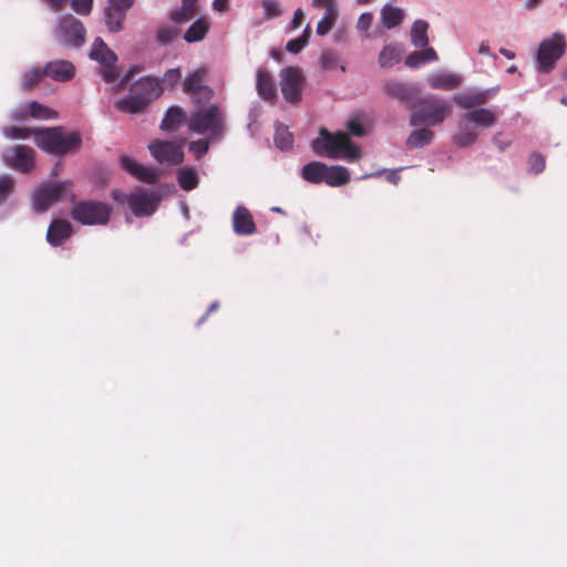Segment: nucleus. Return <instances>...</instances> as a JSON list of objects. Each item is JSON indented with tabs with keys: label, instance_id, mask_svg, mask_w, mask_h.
<instances>
[{
	"label": "nucleus",
	"instance_id": "052dcab7",
	"mask_svg": "<svg viewBox=\"0 0 567 567\" xmlns=\"http://www.w3.org/2000/svg\"><path fill=\"white\" fill-rule=\"evenodd\" d=\"M312 6L320 8L334 7V0H312Z\"/></svg>",
	"mask_w": 567,
	"mask_h": 567
},
{
	"label": "nucleus",
	"instance_id": "39448f33",
	"mask_svg": "<svg viewBox=\"0 0 567 567\" xmlns=\"http://www.w3.org/2000/svg\"><path fill=\"white\" fill-rule=\"evenodd\" d=\"M225 114L221 107L217 104H212L192 114L188 128L190 132L208 136L210 141H217L225 133Z\"/></svg>",
	"mask_w": 567,
	"mask_h": 567
},
{
	"label": "nucleus",
	"instance_id": "cd10ccee",
	"mask_svg": "<svg viewBox=\"0 0 567 567\" xmlns=\"http://www.w3.org/2000/svg\"><path fill=\"white\" fill-rule=\"evenodd\" d=\"M433 138L434 132L427 127H422L410 133L406 138V145L410 148H422L431 144Z\"/></svg>",
	"mask_w": 567,
	"mask_h": 567
},
{
	"label": "nucleus",
	"instance_id": "4d7b16f0",
	"mask_svg": "<svg viewBox=\"0 0 567 567\" xmlns=\"http://www.w3.org/2000/svg\"><path fill=\"white\" fill-rule=\"evenodd\" d=\"M44 1L49 3L50 8L54 12H58L64 8L68 0H44Z\"/></svg>",
	"mask_w": 567,
	"mask_h": 567
},
{
	"label": "nucleus",
	"instance_id": "4c0bfd02",
	"mask_svg": "<svg viewBox=\"0 0 567 567\" xmlns=\"http://www.w3.org/2000/svg\"><path fill=\"white\" fill-rule=\"evenodd\" d=\"M323 9L326 10L324 16L317 24V33L319 35L327 34L332 29L337 19L336 7H329Z\"/></svg>",
	"mask_w": 567,
	"mask_h": 567
},
{
	"label": "nucleus",
	"instance_id": "a878e982",
	"mask_svg": "<svg viewBox=\"0 0 567 567\" xmlns=\"http://www.w3.org/2000/svg\"><path fill=\"white\" fill-rule=\"evenodd\" d=\"M350 181V173L348 168L334 165V166H327L326 165V172H324V179L323 182L331 186V187H338L348 184Z\"/></svg>",
	"mask_w": 567,
	"mask_h": 567
},
{
	"label": "nucleus",
	"instance_id": "2eb2a0df",
	"mask_svg": "<svg viewBox=\"0 0 567 567\" xmlns=\"http://www.w3.org/2000/svg\"><path fill=\"white\" fill-rule=\"evenodd\" d=\"M466 123H474L478 127L488 128L495 125L496 115L488 109L480 107L471 110L461 115L457 122V128L465 130Z\"/></svg>",
	"mask_w": 567,
	"mask_h": 567
},
{
	"label": "nucleus",
	"instance_id": "8fccbe9b",
	"mask_svg": "<svg viewBox=\"0 0 567 567\" xmlns=\"http://www.w3.org/2000/svg\"><path fill=\"white\" fill-rule=\"evenodd\" d=\"M72 9L82 16H86L92 10L93 0H70Z\"/></svg>",
	"mask_w": 567,
	"mask_h": 567
},
{
	"label": "nucleus",
	"instance_id": "e433bc0d",
	"mask_svg": "<svg viewBox=\"0 0 567 567\" xmlns=\"http://www.w3.org/2000/svg\"><path fill=\"white\" fill-rule=\"evenodd\" d=\"M274 141L278 148H280L281 151H287L292 147L293 136L288 131L287 127L278 125L276 128Z\"/></svg>",
	"mask_w": 567,
	"mask_h": 567
},
{
	"label": "nucleus",
	"instance_id": "79ce46f5",
	"mask_svg": "<svg viewBox=\"0 0 567 567\" xmlns=\"http://www.w3.org/2000/svg\"><path fill=\"white\" fill-rule=\"evenodd\" d=\"M179 30L175 27H159L156 32V40L159 44H171L177 37Z\"/></svg>",
	"mask_w": 567,
	"mask_h": 567
},
{
	"label": "nucleus",
	"instance_id": "393cba45",
	"mask_svg": "<svg viewBox=\"0 0 567 567\" xmlns=\"http://www.w3.org/2000/svg\"><path fill=\"white\" fill-rule=\"evenodd\" d=\"M429 85L434 90H454L460 86L461 78L455 74L436 72L427 78Z\"/></svg>",
	"mask_w": 567,
	"mask_h": 567
},
{
	"label": "nucleus",
	"instance_id": "9b49d317",
	"mask_svg": "<svg viewBox=\"0 0 567 567\" xmlns=\"http://www.w3.org/2000/svg\"><path fill=\"white\" fill-rule=\"evenodd\" d=\"M71 182L49 183L40 186L33 194V206L37 213H44L53 204L63 198Z\"/></svg>",
	"mask_w": 567,
	"mask_h": 567
},
{
	"label": "nucleus",
	"instance_id": "6e6552de",
	"mask_svg": "<svg viewBox=\"0 0 567 567\" xmlns=\"http://www.w3.org/2000/svg\"><path fill=\"white\" fill-rule=\"evenodd\" d=\"M113 198L122 204H127L128 208L137 217L152 215L158 204V197L155 193H148L144 189H137L130 195L114 190Z\"/></svg>",
	"mask_w": 567,
	"mask_h": 567
},
{
	"label": "nucleus",
	"instance_id": "0eeeda50",
	"mask_svg": "<svg viewBox=\"0 0 567 567\" xmlns=\"http://www.w3.org/2000/svg\"><path fill=\"white\" fill-rule=\"evenodd\" d=\"M112 209L102 202L80 200L71 209V217L82 225H106Z\"/></svg>",
	"mask_w": 567,
	"mask_h": 567
},
{
	"label": "nucleus",
	"instance_id": "680f3d73",
	"mask_svg": "<svg viewBox=\"0 0 567 567\" xmlns=\"http://www.w3.org/2000/svg\"><path fill=\"white\" fill-rule=\"evenodd\" d=\"M219 307V303L217 301L213 302L206 313L203 316V318L198 321V324H200L213 311L217 310Z\"/></svg>",
	"mask_w": 567,
	"mask_h": 567
},
{
	"label": "nucleus",
	"instance_id": "1a4fd4ad",
	"mask_svg": "<svg viewBox=\"0 0 567 567\" xmlns=\"http://www.w3.org/2000/svg\"><path fill=\"white\" fill-rule=\"evenodd\" d=\"M90 58L101 64V74L106 83H114L118 79L116 68L117 55L112 51L102 38H96L90 51Z\"/></svg>",
	"mask_w": 567,
	"mask_h": 567
},
{
	"label": "nucleus",
	"instance_id": "7c9ffc66",
	"mask_svg": "<svg viewBox=\"0 0 567 567\" xmlns=\"http://www.w3.org/2000/svg\"><path fill=\"white\" fill-rule=\"evenodd\" d=\"M177 182L182 189L193 190L198 186V173L195 168L184 167L177 172Z\"/></svg>",
	"mask_w": 567,
	"mask_h": 567
},
{
	"label": "nucleus",
	"instance_id": "a18cd8bd",
	"mask_svg": "<svg viewBox=\"0 0 567 567\" xmlns=\"http://www.w3.org/2000/svg\"><path fill=\"white\" fill-rule=\"evenodd\" d=\"M14 179L9 175L0 176V204L4 203L13 192Z\"/></svg>",
	"mask_w": 567,
	"mask_h": 567
},
{
	"label": "nucleus",
	"instance_id": "58836bf2",
	"mask_svg": "<svg viewBox=\"0 0 567 567\" xmlns=\"http://www.w3.org/2000/svg\"><path fill=\"white\" fill-rule=\"evenodd\" d=\"M460 132L454 135V142L460 147H467L477 141L478 134L476 131L471 130L466 123L465 130H458Z\"/></svg>",
	"mask_w": 567,
	"mask_h": 567
},
{
	"label": "nucleus",
	"instance_id": "49530a36",
	"mask_svg": "<svg viewBox=\"0 0 567 567\" xmlns=\"http://www.w3.org/2000/svg\"><path fill=\"white\" fill-rule=\"evenodd\" d=\"M264 16L274 19L281 16V8L277 0H262Z\"/></svg>",
	"mask_w": 567,
	"mask_h": 567
},
{
	"label": "nucleus",
	"instance_id": "4468645a",
	"mask_svg": "<svg viewBox=\"0 0 567 567\" xmlns=\"http://www.w3.org/2000/svg\"><path fill=\"white\" fill-rule=\"evenodd\" d=\"M281 93L284 99L290 103H297L301 99L303 75L299 69L289 66L281 70Z\"/></svg>",
	"mask_w": 567,
	"mask_h": 567
},
{
	"label": "nucleus",
	"instance_id": "e2e57ef3",
	"mask_svg": "<svg viewBox=\"0 0 567 567\" xmlns=\"http://www.w3.org/2000/svg\"><path fill=\"white\" fill-rule=\"evenodd\" d=\"M480 54H491V47L488 42H482L478 48Z\"/></svg>",
	"mask_w": 567,
	"mask_h": 567
},
{
	"label": "nucleus",
	"instance_id": "423d86ee",
	"mask_svg": "<svg viewBox=\"0 0 567 567\" xmlns=\"http://www.w3.org/2000/svg\"><path fill=\"white\" fill-rule=\"evenodd\" d=\"M567 49L566 35L555 32L543 39L536 51V71L548 74L557 65V62L564 56Z\"/></svg>",
	"mask_w": 567,
	"mask_h": 567
},
{
	"label": "nucleus",
	"instance_id": "6e6d98bb",
	"mask_svg": "<svg viewBox=\"0 0 567 567\" xmlns=\"http://www.w3.org/2000/svg\"><path fill=\"white\" fill-rule=\"evenodd\" d=\"M303 19H305V13L302 11V9H297L293 13V18L291 20V28L292 29H298L302 22H303Z\"/></svg>",
	"mask_w": 567,
	"mask_h": 567
},
{
	"label": "nucleus",
	"instance_id": "c03bdc74",
	"mask_svg": "<svg viewBox=\"0 0 567 567\" xmlns=\"http://www.w3.org/2000/svg\"><path fill=\"white\" fill-rule=\"evenodd\" d=\"M195 12H196L195 6H189V4L183 3V6L179 10L172 12L171 19L175 23H183V22L189 21L195 16Z\"/></svg>",
	"mask_w": 567,
	"mask_h": 567
},
{
	"label": "nucleus",
	"instance_id": "5fc2aeb1",
	"mask_svg": "<svg viewBox=\"0 0 567 567\" xmlns=\"http://www.w3.org/2000/svg\"><path fill=\"white\" fill-rule=\"evenodd\" d=\"M182 78L179 69H171L164 73V82L169 85H175Z\"/></svg>",
	"mask_w": 567,
	"mask_h": 567
},
{
	"label": "nucleus",
	"instance_id": "b1692460",
	"mask_svg": "<svg viewBox=\"0 0 567 567\" xmlns=\"http://www.w3.org/2000/svg\"><path fill=\"white\" fill-rule=\"evenodd\" d=\"M256 89L259 96L267 102H274L277 97V90L272 76L266 69L258 70Z\"/></svg>",
	"mask_w": 567,
	"mask_h": 567
},
{
	"label": "nucleus",
	"instance_id": "69168bd1",
	"mask_svg": "<svg viewBox=\"0 0 567 567\" xmlns=\"http://www.w3.org/2000/svg\"><path fill=\"white\" fill-rule=\"evenodd\" d=\"M540 2H542V0H526V8H527V9H534V8H536Z\"/></svg>",
	"mask_w": 567,
	"mask_h": 567
},
{
	"label": "nucleus",
	"instance_id": "20e7f679",
	"mask_svg": "<svg viewBox=\"0 0 567 567\" xmlns=\"http://www.w3.org/2000/svg\"><path fill=\"white\" fill-rule=\"evenodd\" d=\"M408 109L412 110L410 115L412 126H437L452 113L449 103L435 95L417 96L414 103L408 104Z\"/></svg>",
	"mask_w": 567,
	"mask_h": 567
},
{
	"label": "nucleus",
	"instance_id": "774afa93",
	"mask_svg": "<svg viewBox=\"0 0 567 567\" xmlns=\"http://www.w3.org/2000/svg\"><path fill=\"white\" fill-rule=\"evenodd\" d=\"M193 101L195 103H202V102H207L208 100H205V97L203 96V94H198L197 95V99H193Z\"/></svg>",
	"mask_w": 567,
	"mask_h": 567
},
{
	"label": "nucleus",
	"instance_id": "f257e3e1",
	"mask_svg": "<svg viewBox=\"0 0 567 567\" xmlns=\"http://www.w3.org/2000/svg\"><path fill=\"white\" fill-rule=\"evenodd\" d=\"M311 148L318 156L328 158L342 156L349 162H357L361 157V150L351 142L347 133H331L326 127L319 130V136L311 142Z\"/></svg>",
	"mask_w": 567,
	"mask_h": 567
},
{
	"label": "nucleus",
	"instance_id": "dca6fc26",
	"mask_svg": "<svg viewBox=\"0 0 567 567\" xmlns=\"http://www.w3.org/2000/svg\"><path fill=\"white\" fill-rule=\"evenodd\" d=\"M120 163L125 172L141 182L155 184L158 179V174L154 168L138 164L127 155L121 156Z\"/></svg>",
	"mask_w": 567,
	"mask_h": 567
},
{
	"label": "nucleus",
	"instance_id": "bb28decb",
	"mask_svg": "<svg viewBox=\"0 0 567 567\" xmlns=\"http://www.w3.org/2000/svg\"><path fill=\"white\" fill-rule=\"evenodd\" d=\"M186 115L182 107L171 106L161 123V130L166 132L176 131L185 121Z\"/></svg>",
	"mask_w": 567,
	"mask_h": 567
},
{
	"label": "nucleus",
	"instance_id": "37998d69",
	"mask_svg": "<svg viewBox=\"0 0 567 567\" xmlns=\"http://www.w3.org/2000/svg\"><path fill=\"white\" fill-rule=\"evenodd\" d=\"M30 115L34 118H55L58 113L35 101L29 104Z\"/></svg>",
	"mask_w": 567,
	"mask_h": 567
},
{
	"label": "nucleus",
	"instance_id": "13d9d810",
	"mask_svg": "<svg viewBox=\"0 0 567 567\" xmlns=\"http://www.w3.org/2000/svg\"><path fill=\"white\" fill-rule=\"evenodd\" d=\"M213 7L219 12H224L228 9V0H214Z\"/></svg>",
	"mask_w": 567,
	"mask_h": 567
},
{
	"label": "nucleus",
	"instance_id": "c85d7f7f",
	"mask_svg": "<svg viewBox=\"0 0 567 567\" xmlns=\"http://www.w3.org/2000/svg\"><path fill=\"white\" fill-rule=\"evenodd\" d=\"M326 164L321 162H310L301 169V177L312 184H320L324 179Z\"/></svg>",
	"mask_w": 567,
	"mask_h": 567
},
{
	"label": "nucleus",
	"instance_id": "ea45409f",
	"mask_svg": "<svg viewBox=\"0 0 567 567\" xmlns=\"http://www.w3.org/2000/svg\"><path fill=\"white\" fill-rule=\"evenodd\" d=\"M38 131L39 130H33L29 127L8 126L2 130V133L7 138L25 140L29 138L31 135L34 136V132Z\"/></svg>",
	"mask_w": 567,
	"mask_h": 567
},
{
	"label": "nucleus",
	"instance_id": "bf43d9fd",
	"mask_svg": "<svg viewBox=\"0 0 567 567\" xmlns=\"http://www.w3.org/2000/svg\"><path fill=\"white\" fill-rule=\"evenodd\" d=\"M499 135L501 134H496L494 137H493V143L497 146V148L501 151V152H504L506 150V147L509 145V142H504L499 138Z\"/></svg>",
	"mask_w": 567,
	"mask_h": 567
},
{
	"label": "nucleus",
	"instance_id": "6ab92c4d",
	"mask_svg": "<svg viewBox=\"0 0 567 567\" xmlns=\"http://www.w3.org/2000/svg\"><path fill=\"white\" fill-rule=\"evenodd\" d=\"M233 229L239 236L255 234L256 224L251 213L245 206H237L233 214Z\"/></svg>",
	"mask_w": 567,
	"mask_h": 567
},
{
	"label": "nucleus",
	"instance_id": "f03ea898",
	"mask_svg": "<svg viewBox=\"0 0 567 567\" xmlns=\"http://www.w3.org/2000/svg\"><path fill=\"white\" fill-rule=\"evenodd\" d=\"M162 92L163 89L157 78L144 76L131 85L128 96L118 100L115 106L124 113H142Z\"/></svg>",
	"mask_w": 567,
	"mask_h": 567
},
{
	"label": "nucleus",
	"instance_id": "aec40b11",
	"mask_svg": "<svg viewBox=\"0 0 567 567\" xmlns=\"http://www.w3.org/2000/svg\"><path fill=\"white\" fill-rule=\"evenodd\" d=\"M72 225L65 219H53L47 231V240L51 246L63 245L72 235Z\"/></svg>",
	"mask_w": 567,
	"mask_h": 567
},
{
	"label": "nucleus",
	"instance_id": "3c124183",
	"mask_svg": "<svg viewBox=\"0 0 567 567\" xmlns=\"http://www.w3.org/2000/svg\"><path fill=\"white\" fill-rule=\"evenodd\" d=\"M347 130L350 135L361 137L365 134V128L358 117L350 118L347 122Z\"/></svg>",
	"mask_w": 567,
	"mask_h": 567
},
{
	"label": "nucleus",
	"instance_id": "412c9836",
	"mask_svg": "<svg viewBox=\"0 0 567 567\" xmlns=\"http://www.w3.org/2000/svg\"><path fill=\"white\" fill-rule=\"evenodd\" d=\"M127 12V9L107 1V6L104 8V21L107 30L113 33L122 31Z\"/></svg>",
	"mask_w": 567,
	"mask_h": 567
},
{
	"label": "nucleus",
	"instance_id": "7ed1b4c3",
	"mask_svg": "<svg viewBox=\"0 0 567 567\" xmlns=\"http://www.w3.org/2000/svg\"><path fill=\"white\" fill-rule=\"evenodd\" d=\"M34 142L48 153L65 155L80 151L82 136L79 132H66L63 126H54L34 132Z\"/></svg>",
	"mask_w": 567,
	"mask_h": 567
},
{
	"label": "nucleus",
	"instance_id": "72a5a7b5",
	"mask_svg": "<svg viewBox=\"0 0 567 567\" xmlns=\"http://www.w3.org/2000/svg\"><path fill=\"white\" fill-rule=\"evenodd\" d=\"M382 23L388 29L398 27L403 20V11L399 8L386 4L381 10Z\"/></svg>",
	"mask_w": 567,
	"mask_h": 567
},
{
	"label": "nucleus",
	"instance_id": "0e129e2a",
	"mask_svg": "<svg viewBox=\"0 0 567 567\" xmlns=\"http://www.w3.org/2000/svg\"><path fill=\"white\" fill-rule=\"evenodd\" d=\"M499 53L503 54L504 56H506L508 60H512L515 58V53L508 49L502 48L499 50Z\"/></svg>",
	"mask_w": 567,
	"mask_h": 567
},
{
	"label": "nucleus",
	"instance_id": "a211bd4d",
	"mask_svg": "<svg viewBox=\"0 0 567 567\" xmlns=\"http://www.w3.org/2000/svg\"><path fill=\"white\" fill-rule=\"evenodd\" d=\"M384 92L386 95L408 104L414 103L415 99H417V89L414 86H409L403 82L396 80H390L384 84Z\"/></svg>",
	"mask_w": 567,
	"mask_h": 567
},
{
	"label": "nucleus",
	"instance_id": "9d476101",
	"mask_svg": "<svg viewBox=\"0 0 567 567\" xmlns=\"http://www.w3.org/2000/svg\"><path fill=\"white\" fill-rule=\"evenodd\" d=\"M83 23L71 14L62 16L56 28L58 40L66 47L80 48L85 42Z\"/></svg>",
	"mask_w": 567,
	"mask_h": 567
},
{
	"label": "nucleus",
	"instance_id": "603ef678",
	"mask_svg": "<svg viewBox=\"0 0 567 567\" xmlns=\"http://www.w3.org/2000/svg\"><path fill=\"white\" fill-rule=\"evenodd\" d=\"M529 166L530 171L535 174H538L544 171L545 168V157L540 153H533L529 156Z\"/></svg>",
	"mask_w": 567,
	"mask_h": 567
},
{
	"label": "nucleus",
	"instance_id": "473e14b6",
	"mask_svg": "<svg viewBox=\"0 0 567 567\" xmlns=\"http://www.w3.org/2000/svg\"><path fill=\"white\" fill-rule=\"evenodd\" d=\"M208 30V22L205 19H198L187 29L184 39L189 43L200 41L206 37Z\"/></svg>",
	"mask_w": 567,
	"mask_h": 567
},
{
	"label": "nucleus",
	"instance_id": "864d4df0",
	"mask_svg": "<svg viewBox=\"0 0 567 567\" xmlns=\"http://www.w3.org/2000/svg\"><path fill=\"white\" fill-rule=\"evenodd\" d=\"M373 16L370 12L362 13L357 22V29L359 31H368L371 27Z\"/></svg>",
	"mask_w": 567,
	"mask_h": 567
},
{
	"label": "nucleus",
	"instance_id": "c9c22d12",
	"mask_svg": "<svg viewBox=\"0 0 567 567\" xmlns=\"http://www.w3.org/2000/svg\"><path fill=\"white\" fill-rule=\"evenodd\" d=\"M43 78H47L44 66L42 69L32 68L23 73L21 78V86L23 90L29 91L37 86Z\"/></svg>",
	"mask_w": 567,
	"mask_h": 567
},
{
	"label": "nucleus",
	"instance_id": "c756f323",
	"mask_svg": "<svg viewBox=\"0 0 567 567\" xmlns=\"http://www.w3.org/2000/svg\"><path fill=\"white\" fill-rule=\"evenodd\" d=\"M429 23L424 20H416L411 29V41L416 48H426L429 45L427 37Z\"/></svg>",
	"mask_w": 567,
	"mask_h": 567
},
{
	"label": "nucleus",
	"instance_id": "f3484780",
	"mask_svg": "<svg viewBox=\"0 0 567 567\" xmlns=\"http://www.w3.org/2000/svg\"><path fill=\"white\" fill-rule=\"evenodd\" d=\"M44 73L56 82H69L75 76V66L69 60H53L44 64Z\"/></svg>",
	"mask_w": 567,
	"mask_h": 567
},
{
	"label": "nucleus",
	"instance_id": "a19ab883",
	"mask_svg": "<svg viewBox=\"0 0 567 567\" xmlns=\"http://www.w3.org/2000/svg\"><path fill=\"white\" fill-rule=\"evenodd\" d=\"M310 37V28L307 27L302 34L296 39H292L287 42L286 49L288 52L297 54L299 53L308 43Z\"/></svg>",
	"mask_w": 567,
	"mask_h": 567
},
{
	"label": "nucleus",
	"instance_id": "f704fd0d",
	"mask_svg": "<svg viewBox=\"0 0 567 567\" xmlns=\"http://www.w3.org/2000/svg\"><path fill=\"white\" fill-rule=\"evenodd\" d=\"M400 60L401 49L393 44L385 45L379 55V63L382 68L393 66Z\"/></svg>",
	"mask_w": 567,
	"mask_h": 567
},
{
	"label": "nucleus",
	"instance_id": "2f4dec72",
	"mask_svg": "<svg viewBox=\"0 0 567 567\" xmlns=\"http://www.w3.org/2000/svg\"><path fill=\"white\" fill-rule=\"evenodd\" d=\"M439 59L433 48H427L424 51H415L408 55L405 64L410 68H417L421 64L433 62Z\"/></svg>",
	"mask_w": 567,
	"mask_h": 567
},
{
	"label": "nucleus",
	"instance_id": "09e8293b",
	"mask_svg": "<svg viewBox=\"0 0 567 567\" xmlns=\"http://www.w3.org/2000/svg\"><path fill=\"white\" fill-rule=\"evenodd\" d=\"M320 63L323 69L331 70L334 69L339 63V58L336 52L331 50H327L322 52L320 56Z\"/></svg>",
	"mask_w": 567,
	"mask_h": 567
},
{
	"label": "nucleus",
	"instance_id": "4be33fe9",
	"mask_svg": "<svg viewBox=\"0 0 567 567\" xmlns=\"http://www.w3.org/2000/svg\"><path fill=\"white\" fill-rule=\"evenodd\" d=\"M489 91H465L453 96V101L461 109L471 111L484 105L489 100Z\"/></svg>",
	"mask_w": 567,
	"mask_h": 567
},
{
	"label": "nucleus",
	"instance_id": "5701e85b",
	"mask_svg": "<svg viewBox=\"0 0 567 567\" xmlns=\"http://www.w3.org/2000/svg\"><path fill=\"white\" fill-rule=\"evenodd\" d=\"M204 72L195 71L189 74L184 82V91L192 95V99H197L198 94H203L205 100H210L213 91L203 84Z\"/></svg>",
	"mask_w": 567,
	"mask_h": 567
},
{
	"label": "nucleus",
	"instance_id": "ddd939ff",
	"mask_svg": "<svg viewBox=\"0 0 567 567\" xmlns=\"http://www.w3.org/2000/svg\"><path fill=\"white\" fill-rule=\"evenodd\" d=\"M34 150L27 145H16L2 154V161L7 166L24 174L34 167Z\"/></svg>",
	"mask_w": 567,
	"mask_h": 567
},
{
	"label": "nucleus",
	"instance_id": "de8ad7c7",
	"mask_svg": "<svg viewBox=\"0 0 567 567\" xmlns=\"http://www.w3.org/2000/svg\"><path fill=\"white\" fill-rule=\"evenodd\" d=\"M208 150L209 142L207 140L193 141L189 144V152L193 153L197 159L202 158Z\"/></svg>",
	"mask_w": 567,
	"mask_h": 567
},
{
	"label": "nucleus",
	"instance_id": "338daca9",
	"mask_svg": "<svg viewBox=\"0 0 567 567\" xmlns=\"http://www.w3.org/2000/svg\"><path fill=\"white\" fill-rule=\"evenodd\" d=\"M138 71V68L137 66H133L128 70L126 76H125V80H128L131 76L134 75V73H136Z\"/></svg>",
	"mask_w": 567,
	"mask_h": 567
},
{
	"label": "nucleus",
	"instance_id": "f8f14e48",
	"mask_svg": "<svg viewBox=\"0 0 567 567\" xmlns=\"http://www.w3.org/2000/svg\"><path fill=\"white\" fill-rule=\"evenodd\" d=\"M148 151L159 164L178 165L184 161V151L181 143L155 140L150 143Z\"/></svg>",
	"mask_w": 567,
	"mask_h": 567
}]
</instances>
